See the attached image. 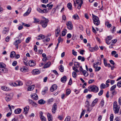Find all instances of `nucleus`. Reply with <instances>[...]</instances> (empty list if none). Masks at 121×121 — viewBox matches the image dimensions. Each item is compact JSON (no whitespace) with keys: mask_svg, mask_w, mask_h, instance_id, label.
Segmentation results:
<instances>
[{"mask_svg":"<svg viewBox=\"0 0 121 121\" xmlns=\"http://www.w3.org/2000/svg\"><path fill=\"white\" fill-rule=\"evenodd\" d=\"M88 90L90 91L96 93L99 91L98 87L95 85H91L88 87Z\"/></svg>","mask_w":121,"mask_h":121,"instance_id":"nucleus-1","label":"nucleus"},{"mask_svg":"<svg viewBox=\"0 0 121 121\" xmlns=\"http://www.w3.org/2000/svg\"><path fill=\"white\" fill-rule=\"evenodd\" d=\"M120 108V107L118 105L117 102L114 101L113 104V110L115 114L118 113Z\"/></svg>","mask_w":121,"mask_h":121,"instance_id":"nucleus-2","label":"nucleus"},{"mask_svg":"<svg viewBox=\"0 0 121 121\" xmlns=\"http://www.w3.org/2000/svg\"><path fill=\"white\" fill-rule=\"evenodd\" d=\"M43 18L45 19V20H41L40 23L42 27L43 28H45L47 26L48 22V19L44 17H43Z\"/></svg>","mask_w":121,"mask_h":121,"instance_id":"nucleus-3","label":"nucleus"},{"mask_svg":"<svg viewBox=\"0 0 121 121\" xmlns=\"http://www.w3.org/2000/svg\"><path fill=\"white\" fill-rule=\"evenodd\" d=\"M92 16L93 23L96 26L98 25L100 23L99 17L93 14H92Z\"/></svg>","mask_w":121,"mask_h":121,"instance_id":"nucleus-4","label":"nucleus"},{"mask_svg":"<svg viewBox=\"0 0 121 121\" xmlns=\"http://www.w3.org/2000/svg\"><path fill=\"white\" fill-rule=\"evenodd\" d=\"M5 97V99L7 102H8L10 100L12 99L13 95L12 94H6Z\"/></svg>","mask_w":121,"mask_h":121,"instance_id":"nucleus-5","label":"nucleus"},{"mask_svg":"<svg viewBox=\"0 0 121 121\" xmlns=\"http://www.w3.org/2000/svg\"><path fill=\"white\" fill-rule=\"evenodd\" d=\"M12 85L14 86H22L23 85L22 82L21 81H18L12 83Z\"/></svg>","mask_w":121,"mask_h":121,"instance_id":"nucleus-6","label":"nucleus"},{"mask_svg":"<svg viewBox=\"0 0 121 121\" xmlns=\"http://www.w3.org/2000/svg\"><path fill=\"white\" fill-rule=\"evenodd\" d=\"M57 108V104L56 103H55L53 104L52 108V113H55L56 112Z\"/></svg>","mask_w":121,"mask_h":121,"instance_id":"nucleus-7","label":"nucleus"},{"mask_svg":"<svg viewBox=\"0 0 121 121\" xmlns=\"http://www.w3.org/2000/svg\"><path fill=\"white\" fill-rule=\"evenodd\" d=\"M22 42L21 40L20 39H18L16 40L13 43L14 45L17 49L18 48V45Z\"/></svg>","mask_w":121,"mask_h":121,"instance_id":"nucleus-8","label":"nucleus"},{"mask_svg":"<svg viewBox=\"0 0 121 121\" xmlns=\"http://www.w3.org/2000/svg\"><path fill=\"white\" fill-rule=\"evenodd\" d=\"M66 25L68 29L69 30H72V29L73 26L71 22L69 21L67 22Z\"/></svg>","mask_w":121,"mask_h":121,"instance_id":"nucleus-9","label":"nucleus"},{"mask_svg":"<svg viewBox=\"0 0 121 121\" xmlns=\"http://www.w3.org/2000/svg\"><path fill=\"white\" fill-rule=\"evenodd\" d=\"M31 8H28L27 12L25 13L23 15V16L25 17L28 16L30 13L31 11Z\"/></svg>","mask_w":121,"mask_h":121,"instance_id":"nucleus-10","label":"nucleus"},{"mask_svg":"<svg viewBox=\"0 0 121 121\" xmlns=\"http://www.w3.org/2000/svg\"><path fill=\"white\" fill-rule=\"evenodd\" d=\"M32 73L33 74L36 75L39 74L40 73V71L38 69H35L32 71Z\"/></svg>","mask_w":121,"mask_h":121,"instance_id":"nucleus-11","label":"nucleus"},{"mask_svg":"<svg viewBox=\"0 0 121 121\" xmlns=\"http://www.w3.org/2000/svg\"><path fill=\"white\" fill-rule=\"evenodd\" d=\"M29 65L31 67H33L35 65V63L34 60H31L29 61Z\"/></svg>","mask_w":121,"mask_h":121,"instance_id":"nucleus-12","label":"nucleus"},{"mask_svg":"<svg viewBox=\"0 0 121 121\" xmlns=\"http://www.w3.org/2000/svg\"><path fill=\"white\" fill-rule=\"evenodd\" d=\"M47 116L48 121H52V116L51 114L48 112L47 114Z\"/></svg>","mask_w":121,"mask_h":121,"instance_id":"nucleus-13","label":"nucleus"},{"mask_svg":"<svg viewBox=\"0 0 121 121\" xmlns=\"http://www.w3.org/2000/svg\"><path fill=\"white\" fill-rule=\"evenodd\" d=\"M20 70L23 72H27L28 69L25 66H23L20 68Z\"/></svg>","mask_w":121,"mask_h":121,"instance_id":"nucleus-14","label":"nucleus"},{"mask_svg":"<svg viewBox=\"0 0 121 121\" xmlns=\"http://www.w3.org/2000/svg\"><path fill=\"white\" fill-rule=\"evenodd\" d=\"M29 109V107L27 106L24 108V113L25 114H26L28 112Z\"/></svg>","mask_w":121,"mask_h":121,"instance_id":"nucleus-15","label":"nucleus"},{"mask_svg":"<svg viewBox=\"0 0 121 121\" xmlns=\"http://www.w3.org/2000/svg\"><path fill=\"white\" fill-rule=\"evenodd\" d=\"M57 88V86L56 85H54L52 86L51 87L50 90L52 92H53L54 90H56Z\"/></svg>","mask_w":121,"mask_h":121,"instance_id":"nucleus-16","label":"nucleus"},{"mask_svg":"<svg viewBox=\"0 0 121 121\" xmlns=\"http://www.w3.org/2000/svg\"><path fill=\"white\" fill-rule=\"evenodd\" d=\"M60 32V29L59 27H57V29L55 31V35L56 37H58L59 35Z\"/></svg>","mask_w":121,"mask_h":121,"instance_id":"nucleus-17","label":"nucleus"},{"mask_svg":"<svg viewBox=\"0 0 121 121\" xmlns=\"http://www.w3.org/2000/svg\"><path fill=\"white\" fill-rule=\"evenodd\" d=\"M32 99L35 100H36L38 99V96L36 94H34L31 96Z\"/></svg>","mask_w":121,"mask_h":121,"instance_id":"nucleus-18","label":"nucleus"},{"mask_svg":"<svg viewBox=\"0 0 121 121\" xmlns=\"http://www.w3.org/2000/svg\"><path fill=\"white\" fill-rule=\"evenodd\" d=\"M21 111L22 109H21L18 108L16 109L15 110L14 112L15 113L18 114H19L21 112Z\"/></svg>","mask_w":121,"mask_h":121,"instance_id":"nucleus-19","label":"nucleus"},{"mask_svg":"<svg viewBox=\"0 0 121 121\" xmlns=\"http://www.w3.org/2000/svg\"><path fill=\"white\" fill-rule=\"evenodd\" d=\"M67 77L65 76H64L61 79V82H65L67 80Z\"/></svg>","mask_w":121,"mask_h":121,"instance_id":"nucleus-20","label":"nucleus"},{"mask_svg":"<svg viewBox=\"0 0 121 121\" xmlns=\"http://www.w3.org/2000/svg\"><path fill=\"white\" fill-rule=\"evenodd\" d=\"M35 88L34 85L28 87L27 90L28 91H30L33 90Z\"/></svg>","mask_w":121,"mask_h":121,"instance_id":"nucleus-21","label":"nucleus"},{"mask_svg":"<svg viewBox=\"0 0 121 121\" xmlns=\"http://www.w3.org/2000/svg\"><path fill=\"white\" fill-rule=\"evenodd\" d=\"M50 65L51 62H48L44 65L43 68H44L45 69L48 67L50 66Z\"/></svg>","mask_w":121,"mask_h":121,"instance_id":"nucleus-22","label":"nucleus"},{"mask_svg":"<svg viewBox=\"0 0 121 121\" xmlns=\"http://www.w3.org/2000/svg\"><path fill=\"white\" fill-rule=\"evenodd\" d=\"M4 29L2 31V33L3 34H6L8 33L9 29L8 28H7L6 27L4 28Z\"/></svg>","mask_w":121,"mask_h":121,"instance_id":"nucleus-23","label":"nucleus"},{"mask_svg":"<svg viewBox=\"0 0 121 121\" xmlns=\"http://www.w3.org/2000/svg\"><path fill=\"white\" fill-rule=\"evenodd\" d=\"M98 101V99H95L93 102L91 104V106L93 107L96 104V102Z\"/></svg>","mask_w":121,"mask_h":121,"instance_id":"nucleus-24","label":"nucleus"},{"mask_svg":"<svg viewBox=\"0 0 121 121\" xmlns=\"http://www.w3.org/2000/svg\"><path fill=\"white\" fill-rule=\"evenodd\" d=\"M15 55V52L14 51H12L10 53V57L11 58H13L14 57Z\"/></svg>","mask_w":121,"mask_h":121,"instance_id":"nucleus-25","label":"nucleus"},{"mask_svg":"<svg viewBox=\"0 0 121 121\" xmlns=\"http://www.w3.org/2000/svg\"><path fill=\"white\" fill-rule=\"evenodd\" d=\"M59 70L61 72H63L64 71V67L62 65H61L59 67Z\"/></svg>","mask_w":121,"mask_h":121,"instance_id":"nucleus-26","label":"nucleus"},{"mask_svg":"<svg viewBox=\"0 0 121 121\" xmlns=\"http://www.w3.org/2000/svg\"><path fill=\"white\" fill-rule=\"evenodd\" d=\"M82 73L83 75L86 77H87L88 75V73L85 70L82 71Z\"/></svg>","mask_w":121,"mask_h":121,"instance_id":"nucleus-27","label":"nucleus"},{"mask_svg":"<svg viewBox=\"0 0 121 121\" xmlns=\"http://www.w3.org/2000/svg\"><path fill=\"white\" fill-rule=\"evenodd\" d=\"M45 103V101H44L43 99H41L38 101V103L40 104H43Z\"/></svg>","mask_w":121,"mask_h":121,"instance_id":"nucleus-28","label":"nucleus"},{"mask_svg":"<svg viewBox=\"0 0 121 121\" xmlns=\"http://www.w3.org/2000/svg\"><path fill=\"white\" fill-rule=\"evenodd\" d=\"M2 89L5 91H8L9 90V88L8 87L6 86H2L1 87Z\"/></svg>","mask_w":121,"mask_h":121,"instance_id":"nucleus-29","label":"nucleus"},{"mask_svg":"<svg viewBox=\"0 0 121 121\" xmlns=\"http://www.w3.org/2000/svg\"><path fill=\"white\" fill-rule=\"evenodd\" d=\"M33 19L34 20L33 22L34 23H37L39 22L40 21L39 19L38 18H36L35 17H34Z\"/></svg>","mask_w":121,"mask_h":121,"instance_id":"nucleus-30","label":"nucleus"},{"mask_svg":"<svg viewBox=\"0 0 121 121\" xmlns=\"http://www.w3.org/2000/svg\"><path fill=\"white\" fill-rule=\"evenodd\" d=\"M67 6L69 10H72V5L71 3H68L67 4Z\"/></svg>","mask_w":121,"mask_h":121,"instance_id":"nucleus-31","label":"nucleus"},{"mask_svg":"<svg viewBox=\"0 0 121 121\" xmlns=\"http://www.w3.org/2000/svg\"><path fill=\"white\" fill-rule=\"evenodd\" d=\"M73 18L74 19L78 20L79 19V17L78 15L77 14H76L73 15Z\"/></svg>","mask_w":121,"mask_h":121,"instance_id":"nucleus-32","label":"nucleus"},{"mask_svg":"<svg viewBox=\"0 0 121 121\" xmlns=\"http://www.w3.org/2000/svg\"><path fill=\"white\" fill-rule=\"evenodd\" d=\"M67 30L66 29H65L64 30L62 31V36H64L66 35Z\"/></svg>","mask_w":121,"mask_h":121,"instance_id":"nucleus-33","label":"nucleus"},{"mask_svg":"<svg viewBox=\"0 0 121 121\" xmlns=\"http://www.w3.org/2000/svg\"><path fill=\"white\" fill-rule=\"evenodd\" d=\"M76 2L79 5L80 4H82L83 3V1L82 0H76Z\"/></svg>","mask_w":121,"mask_h":121,"instance_id":"nucleus-34","label":"nucleus"},{"mask_svg":"<svg viewBox=\"0 0 121 121\" xmlns=\"http://www.w3.org/2000/svg\"><path fill=\"white\" fill-rule=\"evenodd\" d=\"M82 111L81 113V114L80 117V118H81L84 115L86 112L85 110H83L82 109Z\"/></svg>","mask_w":121,"mask_h":121,"instance_id":"nucleus-35","label":"nucleus"},{"mask_svg":"<svg viewBox=\"0 0 121 121\" xmlns=\"http://www.w3.org/2000/svg\"><path fill=\"white\" fill-rule=\"evenodd\" d=\"M70 92L71 91L70 89H67L66 91L65 95L67 96L70 93Z\"/></svg>","mask_w":121,"mask_h":121,"instance_id":"nucleus-36","label":"nucleus"},{"mask_svg":"<svg viewBox=\"0 0 121 121\" xmlns=\"http://www.w3.org/2000/svg\"><path fill=\"white\" fill-rule=\"evenodd\" d=\"M40 117L41 119L42 120L41 121H46V118L43 116H40Z\"/></svg>","mask_w":121,"mask_h":121,"instance_id":"nucleus-37","label":"nucleus"},{"mask_svg":"<svg viewBox=\"0 0 121 121\" xmlns=\"http://www.w3.org/2000/svg\"><path fill=\"white\" fill-rule=\"evenodd\" d=\"M5 67V65L2 63H0V68H4Z\"/></svg>","mask_w":121,"mask_h":121,"instance_id":"nucleus-38","label":"nucleus"},{"mask_svg":"<svg viewBox=\"0 0 121 121\" xmlns=\"http://www.w3.org/2000/svg\"><path fill=\"white\" fill-rule=\"evenodd\" d=\"M70 118L71 117L70 116H68L66 117L64 121H70Z\"/></svg>","mask_w":121,"mask_h":121,"instance_id":"nucleus-39","label":"nucleus"},{"mask_svg":"<svg viewBox=\"0 0 121 121\" xmlns=\"http://www.w3.org/2000/svg\"><path fill=\"white\" fill-rule=\"evenodd\" d=\"M116 85H115L112 86L110 88V91H112L114 90L116 88Z\"/></svg>","mask_w":121,"mask_h":121,"instance_id":"nucleus-40","label":"nucleus"},{"mask_svg":"<svg viewBox=\"0 0 121 121\" xmlns=\"http://www.w3.org/2000/svg\"><path fill=\"white\" fill-rule=\"evenodd\" d=\"M86 105L85 107H88V106H90V105L89 104V101L87 100L85 102Z\"/></svg>","mask_w":121,"mask_h":121,"instance_id":"nucleus-41","label":"nucleus"},{"mask_svg":"<svg viewBox=\"0 0 121 121\" xmlns=\"http://www.w3.org/2000/svg\"><path fill=\"white\" fill-rule=\"evenodd\" d=\"M38 37H39L40 38V39H43L45 38V35L42 34H40V35H39L38 36Z\"/></svg>","mask_w":121,"mask_h":121,"instance_id":"nucleus-42","label":"nucleus"},{"mask_svg":"<svg viewBox=\"0 0 121 121\" xmlns=\"http://www.w3.org/2000/svg\"><path fill=\"white\" fill-rule=\"evenodd\" d=\"M47 6L48 7V9H51L52 7L53 6V4H48L47 5Z\"/></svg>","mask_w":121,"mask_h":121,"instance_id":"nucleus-43","label":"nucleus"},{"mask_svg":"<svg viewBox=\"0 0 121 121\" xmlns=\"http://www.w3.org/2000/svg\"><path fill=\"white\" fill-rule=\"evenodd\" d=\"M49 9H44L43 10V13H47L49 11Z\"/></svg>","mask_w":121,"mask_h":121,"instance_id":"nucleus-44","label":"nucleus"},{"mask_svg":"<svg viewBox=\"0 0 121 121\" xmlns=\"http://www.w3.org/2000/svg\"><path fill=\"white\" fill-rule=\"evenodd\" d=\"M114 117V116L112 114H111L110 117V121H113V119Z\"/></svg>","mask_w":121,"mask_h":121,"instance_id":"nucleus-45","label":"nucleus"},{"mask_svg":"<svg viewBox=\"0 0 121 121\" xmlns=\"http://www.w3.org/2000/svg\"><path fill=\"white\" fill-rule=\"evenodd\" d=\"M31 39L30 37H29L27 38L26 40V43H28L30 41V40Z\"/></svg>","mask_w":121,"mask_h":121,"instance_id":"nucleus-46","label":"nucleus"},{"mask_svg":"<svg viewBox=\"0 0 121 121\" xmlns=\"http://www.w3.org/2000/svg\"><path fill=\"white\" fill-rule=\"evenodd\" d=\"M37 11L39 13H43V10L39 8H38L37 9Z\"/></svg>","mask_w":121,"mask_h":121,"instance_id":"nucleus-47","label":"nucleus"},{"mask_svg":"<svg viewBox=\"0 0 121 121\" xmlns=\"http://www.w3.org/2000/svg\"><path fill=\"white\" fill-rule=\"evenodd\" d=\"M22 25H23L24 26L28 27L30 26V25L29 24H26L25 23H24L23 22H22Z\"/></svg>","mask_w":121,"mask_h":121,"instance_id":"nucleus-48","label":"nucleus"},{"mask_svg":"<svg viewBox=\"0 0 121 121\" xmlns=\"http://www.w3.org/2000/svg\"><path fill=\"white\" fill-rule=\"evenodd\" d=\"M53 100L52 98L49 99L48 100V102L49 104H51L53 101Z\"/></svg>","mask_w":121,"mask_h":121,"instance_id":"nucleus-49","label":"nucleus"},{"mask_svg":"<svg viewBox=\"0 0 121 121\" xmlns=\"http://www.w3.org/2000/svg\"><path fill=\"white\" fill-rule=\"evenodd\" d=\"M104 62L105 66H108V64L107 63L106 59L105 58L104 59Z\"/></svg>","mask_w":121,"mask_h":121,"instance_id":"nucleus-50","label":"nucleus"},{"mask_svg":"<svg viewBox=\"0 0 121 121\" xmlns=\"http://www.w3.org/2000/svg\"><path fill=\"white\" fill-rule=\"evenodd\" d=\"M28 61L27 59H24V62L25 65H28Z\"/></svg>","mask_w":121,"mask_h":121,"instance_id":"nucleus-51","label":"nucleus"},{"mask_svg":"<svg viewBox=\"0 0 121 121\" xmlns=\"http://www.w3.org/2000/svg\"><path fill=\"white\" fill-rule=\"evenodd\" d=\"M94 51H95L97 50L99 48L97 46H95L94 47H93Z\"/></svg>","mask_w":121,"mask_h":121,"instance_id":"nucleus-52","label":"nucleus"},{"mask_svg":"<svg viewBox=\"0 0 121 121\" xmlns=\"http://www.w3.org/2000/svg\"><path fill=\"white\" fill-rule=\"evenodd\" d=\"M87 111L88 112H90L92 110V108H91L90 106H88V107H86Z\"/></svg>","mask_w":121,"mask_h":121,"instance_id":"nucleus-53","label":"nucleus"},{"mask_svg":"<svg viewBox=\"0 0 121 121\" xmlns=\"http://www.w3.org/2000/svg\"><path fill=\"white\" fill-rule=\"evenodd\" d=\"M50 39L49 38H47L44 39L43 40V41L44 42H48L49 41Z\"/></svg>","mask_w":121,"mask_h":121,"instance_id":"nucleus-54","label":"nucleus"},{"mask_svg":"<svg viewBox=\"0 0 121 121\" xmlns=\"http://www.w3.org/2000/svg\"><path fill=\"white\" fill-rule=\"evenodd\" d=\"M57 8H54L53 9H52V11L51 12V13L52 14H53L55 13V12L56 11V9Z\"/></svg>","mask_w":121,"mask_h":121,"instance_id":"nucleus-55","label":"nucleus"},{"mask_svg":"<svg viewBox=\"0 0 121 121\" xmlns=\"http://www.w3.org/2000/svg\"><path fill=\"white\" fill-rule=\"evenodd\" d=\"M77 76V73L75 72H73L72 73V76L73 78H75Z\"/></svg>","mask_w":121,"mask_h":121,"instance_id":"nucleus-56","label":"nucleus"},{"mask_svg":"<svg viewBox=\"0 0 121 121\" xmlns=\"http://www.w3.org/2000/svg\"><path fill=\"white\" fill-rule=\"evenodd\" d=\"M117 86L119 87H121V81H119L117 83Z\"/></svg>","mask_w":121,"mask_h":121,"instance_id":"nucleus-57","label":"nucleus"},{"mask_svg":"<svg viewBox=\"0 0 121 121\" xmlns=\"http://www.w3.org/2000/svg\"><path fill=\"white\" fill-rule=\"evenodd\" d=\"M71 35L70 33H69L67 35V39H69L71 37Z\"/></svg>","mask_w":121,"mask_h":121,"instance_id":"nucleus-58","label":"nucleus"},{"mask_svg":"<svg viewBox=\"0 0 121 121\" xmlns=\"http://www.w3.org/2000/svg\"><path fill=\"white\" fill-rule=\"evenodd\" d=\"M73 69L77 73H78L79 72V71L78 70L76 69L75 67L74 66L73 67Z\"/></svg>","mask_w":121,"mask_h":121,"instance_id":"nucleus-59","label":"nucleus"},{"mask_svg":"<svg viewBox=\"0 0 121 121\" xmlns=\"http://www.w3.org/2000/svg\"><path fill=\"white\" fill-rule=\"evenodd\" d=\"M17 62L16 61H13L12 64V65L13 66H15L17 64Z\"/></svg>","mask_w":121,"mask_h":121,"instance_id":"nucleus-60","label":"nucleus"},{"mask_svg":"<svg viewBox=\"0 0 121 121\" xmlns=\"http://www.w3.org/2000/svg\"><path fill=\"white\" fill-rule=\"evenodd\" d=\"M101 69V67H97L95 69V71H98Z\"/></svg>","mask_w":121,"mask_h":121,"instance_id":"nucleus-61","label":"nucleus"},{"mask_svg":"<svg viewBox=\"0 0 121 121\" xmlns=\"http://www.w3.org/2000/svg\"><path fill=\"white\" fill-rule=\"evenodd\" d=\"M100 86L102 88L104 89L105 88L106 86L105 85L104 83L102 84Z\"/></svg>","mask_w":121,"mask_h":121,"instance_id":"nucleus-62","label":"nucleus"},{"mask_svg":"<svg viewBox=\"0 0 121 121\" xmlns=\"http://www.w3.org/2000/svg\"><path fill=\"white\" fill-rule=\"evenodd\" d=\"M31 105L35 107H36L37 106V104L34 102H33Z\"/></svg>","mask_w":121,"mask_h":121,"instance_id":"nucleus-63","label":"nucleus"},{"mask_svg":"<svg viewBox=\"0 0 121 121\" xmlns=\"http://www.w3.org/2000/svg\"><path fill=\"white\" fill-rule=\"evenodd\" d=\"M118 102L119 104L120 105H121V97L119 98Z\"/></svg>","mask_w":121,"mask_h":121,"instance_id":"nucleus-64","label":"nucleus"}]
</instances>
